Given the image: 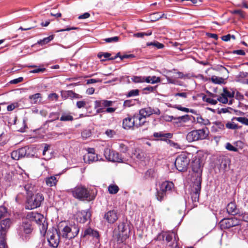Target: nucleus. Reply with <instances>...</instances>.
Listing matches in <instances>:
<instances>
[{"label":"nucleus","mask_w":248,"mask_h":248,"mask_svg":"<svg viewBox=\"0 0 248 248\" xmlns=\"http://www.w3.org/2000/svg\"><path fill=\"white\" fill-rule=\"evenodd\" d=\"M54 38V35H51L47 37H46L44 38L43 39L40 40L37 42V44L43 46L45 44H46L48 43L49 42H50L51 40H52Z\"/></svg>","instance_id":"29"},{"label":"nucleus","mask_w":248,"mask_h":248,"mask_svg":"<svg viewBox=\"0 0 248 248\" xmlns=\"http://www.w3.org/2000/svg\"><path fill=\"white\" fill-rule=\"evenodd\" d=\"M178 78L181 79L189 78L190 77L188 74H184L182 72H177Z\"/></svg>","instance_id":"52"},{"label":"nucleus","mask_w":248,"mask_h":248,"mask_svg":"<svg viewBox=\"0 0 248 248\" xmlns=\"http://www.w3.org/2000/svg\"><path fill=\"white\" fill-rule=\"evenodd\" d=\"M50 147V146L49 145L45 144L44 149L43 152V155L45 156L44 159L45 160H49L52 157V155L51 154L46 155V152L49 150Z\"/></svg>","instance_id":"32"},{"label":"nucleus","mask_w":248,"mask_h":248,"mask_svg":"<svg viewBox=\"0 0 248 248\" xmlns=\"http://www.w3.org/2000/svg\"><path fill=\"white\" fill-rule=\"evenodd\" d=\"M45 180L46 185L49 187L55 186L57 182V178L55 176L46 177Z\"/></svg>","instance_id":"26"},{"label":"nucleus","mask_w":248,"mask_h":248,"mask_svg":"<svg viewBox=\"0 0 248 248\" xmlns=\"http://www.w3.org/2000/svg\"><path fill=\"white\" fill-rule=\"evenodd\" d=\"M119 233L118 234V241L122 243L129 236L130 232L129 227L128 224L121 223L118 225Z\"/></svg>","instance_id":"8"},{"label":"nucleus","mask_w":248,"mask_h":248,"mask_svg":"<svg viewBox=\"0 0 248 248\" xmlns=\"http://www.w3.org/2000/svg\"><path fill=\"white\" fill-rule=\"evenodd\" d=\"M163 237L165 238L166 241L168 242H170L173 241L172 243H170L169 246L171 248H175L177 246V242L178 238L176 234L174 232H167L163 234Z\"/></svg>","instance_id":"14"},{"label":"nucleus","mask_w":248,"mask_h":248,"mask_svg":"<svg viewBox=\"0 0 248 248\" xmlns=\"http://www.w3.org/2000/svg\"><path fill=\"white\" fill-rule=\"evenodd\" d=\"M119 149L123 153H125L128 150V147L124 143H120L119 144Z\"/></svg>","instance_id":"58"},{"label":"nucleus","mask_w":248,"mask_h":248,"mask_svg":"<svg viewBox=\"0 0 248 248\" xmlns=\"http://www.w3.org/2000/svg\"><path fill=\"white\" fill-rule=\"evenodd\" d=\"M202 181L201 175H198L194 182L191 192V199L193 202H197L199 201L200 193L201 189V183Z\"/></svg>","instance_id":"7"},{"label":"nucleus","mask_w":248,"mask_h":248,"mask_svg":"<svg viewBox=\"0 0 248 248\" xmlns=\"http://www.w3.org/2000/svg\"><path fill=\"white\" fill-rule=\"evenodd\" d=\"M192 116H189L188 115H185L184 116H180L177 118H174L173 116H171V120L173 119L174 120H176V123H186L189 121H191V118Z\"/></svg>","instance_id":"25"},{"label":"nucleus","mask_w":248,"mask_h":248,"mask_svg":"<svg viewBox=\"0 0 248 248\" xmlns=\"http://www.w3.org/2000/svg\"><path fill=\"white\" fill-rule=\"evenodd\" d=\"M190 159L185 153L178 155L175 162V165L177 170L185 171L187 170Z\"/></svg>","instance_id":"6"},{"label":"nucleus","mask_w":248,"mask_h":248,"mask_svg":"<svg viewBox=\"0 0 248 248\" xmlns=\"http://www.w3.org/2000/svg\"><path fill=\"white\" fill-rule=\"evenodd\" d=\"M61 121H71L73 120V117L69 114L63 113L60 118Z\"/></svg>","instance_id":"38"},{"label":"nucleus","mask_w":248,"mask_h":248,"mask_svg":"<svg viewBox=\"0 0 248 248\" xmlns=\"http://www.w3.org/2000/svg\"><path fill=\"white\" fill-rule=\"evenodd\" d=\"M79 229L75 224L66 225L62 229L59 230L60 236L63 238L70 239L76 237L78 233Z\"/></svg>","instance_id":"5"},{"label":"nucleus","mask_w":248,"mask_h":248,"mask_svg":"<svg viewBox=\"0 0 248 248\" xmlns=\"http://www.w3.org/2000/svg\"><path fill=\"white\" fill-rule=\"evenodd\" d=\"M119 190V187L116 185H110L108 187V190L110 194H116Z\"/></svg>","instance_id":"36"},{"label":"nucleus","mask_w":248,"mask_h":248,"mask_svg":"<svg viewBox=\"0 0 248 248\" xmlns=\"http://www.w3.org/2000/svg\"><path fill=\"white\" fill-rule=\"evenodd\" d=\"M134 119L135 121V126L137 127L143 125L146 123V118L140 115V113L139 115H134Z\"/></svg>","instance_id":"22"},{"label":"nucleus","mask_w":248,"mask_h":248,"mask_svg":"<svg viewBox=\"0 0 248 248\" xmlns=\"http://www.w3.org/2000/svg\"><path fill=\"white\" fill-rule=\"evenodd\" d=\"M203 100L205 102L209 103L212 105H216L217 104V100L212 99L210 97H206L204 96L203 98Z\"/></svg>","instance_id":"45"},{"label":"nucleus","mask_w":248,"mask_h":248,"mask_svg":"<svg viewBox=\"0 0 248 248\" xmlns=\"http://www.w3.org/2000/svg\"><path fill=\"white\" fill-rule=\"evenodd\" d=\"M32 150L31 148L28 146L19 148L18 150L13 151L11 154V157L16 160H18L24 157L30 156V151Z\"/></svg>","instance_id":"9"},{"label":"nucleus","mask_w":248,"mask_h":248,"mask_svg":"<svg viewBox=\"0 0 248 248\" xmlns=\"http://www.w3.org/2000/svg\"><path fill=\"white\" fill-rule=\"evenodd\" d=\"M241 218L246 222H248V213H244L240 216Z\"/></svg>","instance_id":"64"},{"label":"nucleus","mask_w":248,"mask_h":248,"mask_svg":"<svg viewBox=\"0 0 248 248\" xmlns=\"http://www.w3.org/2000/svg\"><path fill=\"white\" fill-rule=\"evenodd\" d=\"M119 53H118L117 56H116L114 58H109V57L110 56V54L109 53H99L98 54V57L100 58H102L103 57V59H102V61H105L107 59H110V60H113L116 59L118 56Z\"/></svg>","instance_id":"30"},{"label":"nucleus","mask_w":248,"mask_h":248,"mask_svg":"<svg viewBox=\"0 0 248 248\" xmlns=\"http://www.w3.org/2000/svg\"><path fill=\"white\" fill-rule=\"evenodd\" d=\"M0 248H8L5 238H0Z\"/></svg>","instance_id":"59"},{"label":"nucleus","mask_w":248,"mask_h":248,"mask_svg":"<svg viewBox=\"0 0 248 248\" xmlns=\"http://www.w3.org/2000/svg\"><path fill=\"white\" fill-rule=\"evenodd\" d=\"M174 188V186L172 182L165 181L159 185V188H156L155 197L156 199L160 202L165 200L167 195L171 192Z\"/></svg>","instance_id":"3"},{"label":"nucleus","mask_w":248,"mask_h":248,"mask_svg":"<svg viewBox=\"0 0 248 248\" xmlns=\"http://www.w3.org/2000/svg\"><path fill=\"white\" fill-rule=\"evenodd\" d=\"M175 108H176L177 109H178V110H181V111H183L184 112H188L189 111V108L182 107L180 105L176 106V107H175Z\"/></svg>","instance_id":"63"},{"label":"nucleus","mask_w":248,"mask_h":248,"mask_svg":"<svg viewBox=\"0 0 248 248\" xmlns=\"http://www.w3.org/2000/svg\"><path fill=\"white\" fill-rule=\"evenodd\" d=\"M59 96L56 93H52L48 95V98L50 101L58 100Z\"/></svg>","instance_id":"48"},{"label":"nucleus","mask_w":248,"mask_h":248,"mask_svg":"<svg viewBox=\"0 0 248 248\" xmlns=\"http://www.w3.org/2000/svg\"><path fill=\"white\" fill-rule=\"evenodd\" d=\"M192 167L193 171L198 172L200 169L199 161L198 160L194 162Z\"/></svg>","instance_id":"47"},{"label":"nucleus","mask_w":248,"mask_h":248,"mask_svg":"<svg viewBox=\"0 0 248 248\" xmlns=\"http://www.w3.org/2000/svg\"><path fill=\"white\" fill-rule=\"evenodd\" d=\"M211 80L215 84H222L224 82V79L221 77H218L216 76H213L211 78Z\"/></svg>","instance_id":"34"},{"label":"nucleus","mask_w":248,"mask_h":248,"mask_svg":"<svg viewBox=\"0 0 248 248\" xmlns=\"http://www.w3.org/2000/svg\"><path fill=\"white\" fill-rule=\"evenodd\" d=\"M147 46H153L156 47L157 49H161L164 47V45L157 41H154L153 42H148L146 44Z\"/></svg>","instance_id":"35"},{"label":"nucleus","mask_w":248,"mask_h":248,"mask_svg":"<svg viewBox=\"0 0 248 248\" xmlns=\"http://www.w3.org/2000/svg\"><path fill=\"white\" fill-rule=\"evenodd\" d=\"M236 120L239 122L244 124L246 125H248V119L245 117H238Z\"/></svg>","instance_id":"55"},{"label":"nucleus","mask_w":248,"mask_h":248,"mask_svg":"<svg viewBox=\"0 0 248 248\" xmlns=\"http://www.w3.org/2000/svg\"><path fill=\"white\" fill-rule=\"evenodd\" d=\"M217 100L223 104H226L228 102V98L222 93H221L220 96L217 98Z\"/></svg>","instance_id":"46"},{"label":"nucleus","mask_w":248,"mask_h":248,"mask_svg":"<svg viewBox=\"0 0 248 248\" xmlns=\"http://www.w3.org/2000/svg\"><path fill=\"white\" fill-rule=\"evenodd\" d=\"M48 242L50 246L57 248L59 243L60 238L61 237L57 230L49 232L47 233Z\"/></svg>","instance_id":"10"},{"label":"nucleus","mask_w":248,"mask_h":248,"mask_svg":"<svg viewBox=\"0 0 248 248\" xmlns=\"http://www.w3.org/2000/svg\"><path fill=\"white\" fill-rule=\"evenodd\" d=\"M152 34V32L151 31H148L147 32H138L134 34L133 36L135 37L138 38H143L145 35L146 36H150Z\"/></svg>","instance_id":"40"},{"label":"nucleus","mask_w":248,"mask_h":248,"mask_svg":"<svg viewBox=\"0 0 248 248\" xmlns=\"http://www.w3.org/2000/svg\"><path fill=\"white\" fill-rule=\"evenodd\" d=\"M226 209L229 214L234 215L238 213V209L234 202H231L228 203Z\"/></svg>","instance_id":"23"},{"label":"nucleus","mask_w":248,"mask_h":248,"mask_svg":"<svg viewBox=\"0 0 248 248\" xmlns=\"http://www.w3.org/2000/svg\"><path fill=\"white\" fill-rule=\"evenodd\" d=\"M74 92L72 91H65L61 93L62 97L63 98L66 99L67 98H71V96L73 95Z\"/></svg>","instance_id":"37"},{"label":"nucleus","mask_w":248,"mask_h":248,"mask_svg":"<svg viewBox=\"0 0 248 248\" xmlns=\"http://www.w3.org/2000/svg\"><path fill=\"white\" fill-rule=\"evenodd\" d=\"M67 192L71 193L74 198L80 201H91L93 200L95 197L92 190L82 185L77 186L73 189L68 190Z\"/></svg>","instance_id":"2"},{"label":"nucleus","mask_w":248,"mask_h":248,"mask_svg":"<svg viewBox=\"0 0 248 248\" xmlns=\"http://www.w3.org/2000/svg\"><path fill=\"white\" fill-rule=\"evenodd\" d=\"M137 101V100L136 99H134V100H133V99H130V100H125L124 102V107L126 108V107H130L131 106H133L134 105H135L136 104V102Z\"/></svg>","instance_id":"39"},{"label":"nucleus","mask_w":248,"mask_h":248,"mask_svg":"<svg viewBox=\"0 0 248 248\" xmlns=\"http://www.w3.org/2000/svg\"><path fill=\"white\" fill-rule=\"evenodd\" d=\"M49 117L52 118V120L50 122L58 120L59 118V114L57 112H52L49 115Z\"/></svg>","instance_id":"49"},{"label":"nucleus","mask_w":248,"mask_h":248,"mask_svg":"<svg viewBox=\"0 0 248 248\" xmlns=\"http://www.w3.org/2000/svg\"><path fill=\"white\" fill-rule=\"evenodd\" d=\"M139 90L138 89L132 90L130 91L126 94L127 97H131L139 95Z\"/></svg>","instance_id":"42"},{"label":"nucleus","mask_w":248,"mask_h":248,"mask_svg":"<svg viewBox=\"0 0 248 248\" xmlns=\"http://www.w3.org/2000/svg\"><path fill=\"white\" fill-rule=\"evenodd\" d=\"M7 211L6 207L3 206H0V219L3 217L6 216Z\"/></svg>","instance_id":"43"},{"label":"nucleus","mask_w":248,"mask_h":248,"mask_svg":"<svg viewBox=\"0 0 248 248\" xmlns=\"http://www.w3.org/2000/svg\"><path fill=\"white\" fill-rule=\"evenodd\" d=\"M91 216V214L90 212L87 210H84L78 213L77 219L78 222L84 223L90 218Z\"/></svg>","instance_id":"20"},{"label":"nucleus","mask_w":248,"mask_h":248,"mask_svg":"<svg viewBox=\"0 0 248 248\" xmlns=\"http://www.w3.org/2000/svg\"><path fill=\"white\" fill-rule=\"evenodd\" d=\"M33 188L32 186L30 184H28L24 186V189L28 194L25 205V208L27 209L31 210L40 207L44 200V197L41 193L31 194Z\"/></svg>","instance_id":"1"},{"label":"nucleus","mask_w":248,"mask_h":248,"mask_svg":"<svg viewBox=\"0 0 248 248\" xmlns=\"http://www.w3.org/2000/svg\"><path fill=\"white\" fill-rule=\"evenodd\" d=\"M226 97L232 98L234 96V93H231L228 91L226 88L223 89V93H222Z\"/></svg>","instance_id":"44"},{"label":"nucleus","mask_w":248,"mask_h":248,"mask_svg":"<svg viewBox=\"0 0 248 248\" xmlns=\"http://www.w3.org/2000/svg\"><path fill=\"white\" fill-rule=\"evenodd\" d=\"M32 229L31 222L29 220L26 219L23 222L22 225L19 226L18 231L19 234L23 236L24 234L31 233Z\"/></svg>","instance_id":"15"},{"label":"nucleus","mask_w":248,"mask_h":248,"mask_svg":"<svg viewBox=\"0 0 248 248\" xmlns=\"http://www.w3.org/2000/svg\"><path fill=\"white\" fill-rule=\"evenodd\" d=\"M113 101L108 100H101V101H95V107L100 108L101 107H108L111 106L113 104Z\"/></svg>","instance_id":"24"},{"label":"nucleus","mask_w":248,"mask_h":248,"mask_svg":"<svg viewBox=\"0 0 248 248\" xmlns=\"http://www.w3.org/2000/svg\"><path fill=\"white\" fill-rule=\"evenodd\" d=\"M215 125L217 127V128L219 129H223L224 128V124L220 122H217L215 123Z\"/></svg>","instance_id":"62"},{"label":"nucleus","mask_w":248,"mask_h":248,"mask_svg":"<svg viewBox=\"0 0 248 248\" xmlns=\"http://www.w3.org/2000/svg\"><path fill=\"white\" fill-rule=\"evenodd\" d=\"M23 80V78L22 77H19L17 78L14 79L10 81V83L12 84H17L22 82Z\"/></svg>","instance_id":"60"},{"label":"nucleus","mask_w":248,"mask_h":248,"mask_svg":"<svg viewBox=\"0 0 248 248\" xmlns=\"http://www.w3.org/2000/svg\"><path fill=\"white\" fill-rule=\"evenodd\" d=\"M30 222L31 221H34L37 224H40L42 222L43 219V216L36 212H30L27 215V219Z\"/></svg>","instance_id":"19"},{"label":"nucleus","mask_w":248,"mask_h":248,"mask_svg":"<svg viewBox=\"0 0 248 248\" xmlns=\"http://www.w3.org/2000/svg\"><path fill=\"white\" fill-rule=\"evenodd\" d=\"M197 122L198 123L204 125H207L210 124V122L208 119H204L202 116H198L197 117Z\"/></svg>","instance_id":"33"},{"label":"nucleus","mask_w":248,"mask_h":248,"mask_svg":"<svg viewBox=\"0 0 248 248\" xmlns=\"http://www.w3.org/2000/svg\"><path fill=\"white\" fill-rule=\"evenodd\" d=\"M145 82L147 83H150L152 84H155L160 82V78L159 77L156 76H148L145 77Z\"/></svg>","instance_id":"28"},{"label":"nucleus","mask_w":248,"mask_h":248,"mask_svg":"<svg viewBox=\"0 0 248 248\" xmlns=\"http://www.w3.org/2000/svg\"><path fill=\"white\" fill-rule=\"evenodd\" d=\"M209 133L208 129L205 127L202 129L194 130L188 132L186 135V139L189 142L203 140L207 138Z\"/></svg>","instance_id":"4"},{"label":"nucleus","mask_w":248,"mask_h":248,"mask_svg":"<svg viewBox=\"0 0 248 248\" xmlns=\"http://www.w3.org/2000/svg\"><path fill=\"white\" fill-rule=\"evenodd\" d=\"M140 115L146 118V117H149L153 114L159 115L160 114V111L156 108H152L151 107H147L141 109L140 110Z\"/></svg>","instance_id":"16"},{"label":"nucleus","mask_w":248,"mask_h":248,"mask_svg":"<svg viewBox=\"0 0 248 248\" xmlns=\"http://www.w3.org/2000/svg\"><path fill=\"white\" fill-rule=\"evenodd\" d=\"M226 127L227 128L231 129H235L238 127L237 125L234 123H228L226 124Z\"/></svg>","instance_id":"57"},{"label":"nucleus","mask_w":248,"mask_h":248,"mask_svg":"<svg viewBox=\"0 0 248 248\" xmlns=\"http://www.w3.org/2000/svg\"><path fill=\"white\" fill-rule=\"evenodd\" d=\"M164 14L161 13H154L150 15V19L152 21H156L162 18Z\"/></svg>","instance_id":"31"},{"label":"nucleus","mask_w":248,"mask_h":248,"mask_svg":"<svg viewBox=\"0 0 248 248\" xmlns=\"http://www.w3.org/2000/svg\"><path fill=\"white\" fill-rule=\"evenodd\" d=\"M220 224L222 228L227 229L238 225L239 220L236 217L225 218L220 221Z\"/></svg>","instance_id":"13"},{"label":"nucleus","mask_w":248,"mask_h":248,"mask_svg":"<svg viewBox=\"0 0 248 248\" xmlns=\"http://www.w3.org/2000/svg\"><path fill=\"white\" fill-rule=\"evenodd\" d=\"M87 104V102L85 101L82 100L79 101L77 102L76 105L78 108H84Z\"/></svg>","instance_id":"51"},{"label":"nucleus","mask_w":248,"mask_h":248,"mask_svg":"<svg viewBox=\"0 0 248 248\" xmlns=\"http://www.w3.org/2000/svg\"><path fill=\"white\" fill-rule=\"evenodd\" d=\"M104 218L109 223H114L118 218V214L115 210H110L104 215Z\"/></svg>","instance_id":"17"},{"label":"nucleus","mask_w":248,"mask_h":248,"mask_svg":"<svg viewBox=\"0 0 248 248\" xmlns=\"http://www.w3.org/2000/svg\"><path fill=\"white\" fill-rule=\"evenodd\" d=\"M226 148L231 151L237 152L238 151L237 148L233 146L231 143L229 142L226 144Z\"/></svg>","instance_id":"50"},{"label":"nucleus","mask_w":248,"mask_h":248,"mask_svg":"<svg viewBox=\"0 0 248 248\" xmlns=\"http://www.w3.org/2000/svg\"><path fill=\"white\" fill-rule=\"evenodd\" d=\"M12 224V221L10 218H6L0 222V238H5L6 232Z\"/></svg>","instance_id":"12"},{"label":"nucleus","mask_w":248,"mask_h":248,"mask_svg":"<svg viewBox=\"0 0 248 248\" xmlns=\"http://www.w3.org/2000/svg\"><path fill=\"white\" fill-rule=\"evenodd\" d=\"M135 126L134 117H127L123 120V126L124 129H129Z\"/></svg>","instance_id":"21"},{"label":"nucleus","mask_w":248,"mask_h":248,"mask_svg":"<svg viewBox=\"0 0 248 248\" xmlns=\"http://www.w3.org/2000/svg\"><path fill=\"white\" fill-rule=\"evenodd\" d=\"M104 40L107 43H111L112 42H117L119 40V37L117 36H115L113 37L106 38Z\"/></svg>","instance_id":"54"},{"label":"nucleus","mask_w":248,"mask_h":248,"mask_svg":"<svg viewBox=\"0 0 248 248\" xmlns=\"http://www.w3.org/2000/svg\"><path fill=\"white\" fill-rule=\"evenodd\" d=\"M18 106L17 103H14L7 107V109L8 111H12L14 110L15 108H17Z\"/></svg>","instance_id":"56"},{"label":"nucleus","mask_w":248,"mask_h":248,"mask_svg":"<svg viewBox=\"0 0 248 248\" xmlns=\"http://www.w3.org/2000/svg\"><path fill=\"white\" fill-rule=\"evenodd\" d=\"M104 155L107 159L112 162H122V159L119 154L109 148H106L104 150Z\"/></svg>","instance_id":"11"},{"label":"nucleus","mask_w":248,"mask_h":248,"mask_svg":"<svg viewBox=\"0 0 248 248\" xmlns=\"http://www.w3.org/2000/svg\"><path fill=\"white\" fill-rule=\"evenodd\" d=\"M90 14L89 13L86 12V13H84L82 15H80L78 17V18L79 19H86V18H89L90 17Z\"/></svg>","instance_id":"61"},{"label":"nucleus","mask_w":248,"mask_h":248,"mask_svg":"<svg viewBox=\"0 0 248 248\" xmlns=\"http://www.w3.org/2000/svg\"><path fill=\"white\" fill-rule=\"evenodd\" d=\"M33 67H35V68L30 71L31 73H37L40 72H44L46 69L45 68H37L36 66H33Z\"/></svg>","instance_id":"53"},{"label":"nucleus","mask_w":248,"mask_h":248,"mask_svg":"<svg viewBox=\"0 0 248 248\" xmlns=\"http://www.w3.org/2000/svg\"><path fill=\"white\" fill-rule=\"evenodd\" d=\"M41 94L40 93H36L29 96L31 103L32 104H38L41 101Z\"/></svg>","instance_id":"27"},{"label":"nucleus","mask_w":248,"mask_h":248,"mask_svg":"<svg viewBox=\"0 0 248 248\" xmlns=\"http://www.w3.org/2000/svg\"><path fill=\"white\" fill-rule=\"evenodd\" d=\"M84 160L85 162L90 163L98 160L97 155L94 153V149L91 148L88 150L87 154L84 156Z\"/></svg>","instance_id":"18"},{"label":"nucleus","mask_w":248,"mask_h":248,"mask_svg":"<svg viewBox=\"0 0 248 248\" xmlns=\"http://www.w3.org/2000/svg\"><path fill=\"white\" fill-rule=\"evenodd\" d=\"M145 77L135 76L132 78V80L135 83H142L145 82Z\"/></svg>","instance_id":"41"}]
</instances>
